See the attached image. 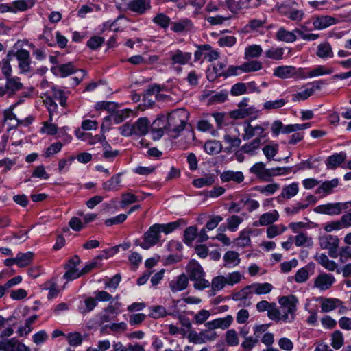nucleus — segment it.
I'll list each match as a JSON object with an SVG mask.
<instances>
[{"label":"nucleus","mask_w":351,"mask_h":351,"mask_svg":"<svg viewBox=\"0 0 351 351\" xmlns=\"http://www.w3.org/2000/svg\"><path fill=\"white\" fill-rule=\"evenodd\" d=\"M34 257V253L32 252H27L26 253L19 252L17 254L16 265L20 267H25L29 265Z\"/></svg>","instance_id":"7c9ffc66"},{"label":"nucleus","mask_w":351,"mask_h":351,"mask_svg":"<svg viewBox=\"0 0 351 351\" xmlns=\"http://www.w3.org/2000/svg\"><path fill=\"white\" fill-rule=\"evenodd\" d=\"M337 20L330 16H321L317 17L313 22L315 28L318 29H323L334 25L337 23Z\"/></svg>","instance_id":"aec40b11"},{"label":"nucleus","mask_w":351,"mask_h":351,"mask_svg":"<svg viewBox=\"0 0 351 351\" xmlns=\"http://www.w3.org/2000/svg\"><path fill=\"white\" fill-rule=\"evenodd\" d=\"M189 285V278L184 274L178 276L176 279L169 283L171 290L176 293L184 290Z\"/></svg>","instance_id":"a211bd4d"},{"label":"nucleus","mask_w":351,"mask_h":351,"mask_svg":"<svg viewBox=\"0 0 351 351\" xmlns=\"http://www.w3.org/2000/svg\"><path fill=\"white\" fill-rule=\"evenodd\" d=\"M240 70L243 72H252L260 70L262 68L261 63L259 61H250L248 62H245L241 66H239Z\"/></svg>","instance_id":"de8ad7c7"},{"label":"nucleus","mask_w":351,"mask_h":351,"mask_svg":"<svg viewBox=\"0 0 351 351\" xmlns=\"http://www.w3.org/2000/svg\"><path fill=\"white\" fill-rule=\"evenodd\" d=\"M335 282V278L332 274L321 273L314 280V287L321 291L328 289Z\"/></svg>","instance_id":"1a4fd4ad"},{"label":"nucleus","mask_w":351,"mask_h":351,"mask_svg":"<svg viewBox=\"0 0 351 351\" xmlns=\"http://www.w3.org/2000/svg\"><path fill=\"white\" fill-rule=\"evenodd\" d=\"M191 58V53L189 52H183L182 51L178 49L171 56V60L172 64H186Z\"/></svg>","instance_id":"b1692460"},{"label":"nucleus","mask_w":351,"mask_h":351,"mask_svg":"<svg viewBox=\"0 0 351 351\" xmlns=\"http://www.w3.org/2000/svg\"><path fill=\"white\" fill-rule=\"evenodd\" d=\"M280 188V185L277 183L269 184L266 186H257L254 189L259 193L265 195L274 194Z\"/></svg>","instance_id":"79ce46f5"},{"label":"nucleus","mask_w":351,"mask_h":351,"mask_svg":"<svg viewBox=\"0 0 351 351\" xmlns=\"http://www.w3.org/2000/svg\"><path fill=\"white\" fill-rule=\"evenodd\" d=\"M150 310L152 311V313L149 316L154 319H158L164 317L167 315H171V313H167L166 308L160 305L152 306L150 307Z\"/></svg>","instance_id":"5fc2aeb1"},{"label":"nucleus","mask_w":351,"mask_h":351,"mask_svg":"<svg viewBox=\"0 0 351 351\" xmlns=\"http://www.w3.org/2000/svg\"><path fill=\"white\" fill-rule=\"evenodd\" d=\"M164 117L154 120L151 126V132L154 140H159L164 134Z\"/></svg>","instance_id":"5701e85b"},{"label":"nucleus","mask_w":351,"mask_h":351,"mask_svg":"<svg viewBox=\"0 0 351 351\" xmlns=\"http://www.w3.org/2000/svg\"><path fill=\"white\" fill-rule=\"evenodd\" d=\"M38 319L36 315L29 317L25 320V326H21L18 330L19 335L21 337L27 336L31 331V325Z\"/></svg>","instance_id":"58836bf2"},{"label":"nucleus","mask_w":351,"mask_h":351,"mask_svg":"<svg viewBox=\"0 0 351 351\" xmlns=\"http://www.w3.org/2000/svg\"><path fill=\"white\" fill-rule=\"evenodd\" d=\"M85 308L81 311L82 314H85L92 311L97 305V301L95 298L88 297L84 300Z\"/></svg>","instance_id":"69168bd1"},{"label":"nucleus","mask_w":351,"mask_h":351,"mask_svg":"<svg viewBox=\"0 0 351 351\" xmlns=\"http://www.w3.org/2000/svg\"><path fill=\"white\" fill-rule=\"evenodd\" d=\"M247 93V86L245 83L239 82L234 84L230 90L232 95L238 96Z\"/></svg>","instance_id":"052dcab7"},{"label":"nucleus","mask_w":351,"mask_h":351,"mask_svg":"<svg viewBox=\"0 0 351 351\" xmlns=\"http://www.w3.org/2000/svg\"><path fill=\"white\" fill-rule=\"evenodd\" d=\"M298 192V185L296 183H292L288 186H285L283 187L280 195V197L285 199H290L294 197Z\"/></svg>","instance_id":"c9c22d12"},{"label":"nucleus","mask_w":351,"mask_h":351,"mask_svg":"<svg viewBox=\"0 0 351 351\" xmlns=\"http://www.w3.org/2000/svg\"><path fill=\"white\" fill-rule=\"evenodd\" d=\"M24 89L25 86L19 77H10L5 80L4 86H0V97L6 95L8 97L12 98Z\"/></svg>","instance_id":"7ed1b4c3"},{"label":"nucleus","mask_w":351,"mask_h":351,"mask_svg":"<svg viewBox=\"0 0 351 351\" xmlns=\"http://www.w3.org/2000/svg\"><path fill=\"white\" fill-rule=\"evenodd\" d=\"M160 231L158 225L154 224L143 234V241L139 245L144 250H148L156 245L160 238Z\"/></svg>","instance_id":"20e7f679"},{"label":"nucleus","mask_w":351,"mask_h":351,"mask_svg":"<svg viewBox=\"0 0 351 351\" xmlns=\"http://www.w3.org/2000/svg\"><path fill=\"white\" fill-rule=\"evenodd\" d=\"M333 72L332 69H327L323 65L317 66L316 68L308 71V77H314L323 75L330 74Z\"/></svg>","instance_id":"bf43d9fd"},{"label":"nucleus","mask_w":351,"mask_h":351,"mask_svg":"<svg viewBox=\"0 0 351 351\" xmlns=\"http://www.w3.org/2000/svg\"><path fill=\"white\" fill-rule=\"evenodd\" d=\"M216 176L213 174H208L205 176L193 180V184L195 187L202 188L213 184L215 182Z\"/></svg>","instance_id":"cd10ccee"},{"label":"nucleus","mask_w":351,"mask_h":351,"mask_svg":"<svg viewBox=\"0 0 351 351\" xmlns=\"http://www.w3.org/2000/svg\"><path fill=\"white\" fill-rule=\"evenodd\" d=\"M183 241L185 244L190 246L192 245L193 241L197 237V228L195 226H191L186 228L184 232Z\"/></svg>","instance_id":"c756f323"},{"label":"nucleus","mask_w":351,"mask_h":351,"mask_svg":"<svg viewBox=\"0 0 351 351\" xmlns=\"http://www.w3.org/2000/svg\"><path fill=\"white\" fill-rule=\"evenodd\" d=\"M9 349L8 351H31L30 348L20 342L16 338L9 339Z\"/></svg>","instance_id":"c03bdc74"},{"label":"nucleus","mask_w":351,"mask_h":351,"mask_svg":"<svg viewBox=\"0 0 351 351\" xmlns=\"http://www.w3.org/2000/svg\"><path fill=\"white\" fill-rule=\"evenodd\" d=\"M153 22L158 25L160 27L167 29L170 23V18L162 13H160L153 19Z\"/></svg>","instance_id":"13d9d810"},{"label":"nucleus","mask_w":351,"mask_h":351,"mask_svg":"<svg viewBox=\"0 0 351 351\" xmlns=\"http://www.w3.org/2000/svg\"><path fill=\"white\" fill-rule=\"evenodd\" d=\"M243 221V219L237 215H232L227 219L228 228L234 232L239 225Z\"/></svg>","instance_id":"338daca9"},{"label":"nucleus","mask_w":351,"mask_h":351,"mask_svg":"<svg viewBox=\"0 0 351 351\" xmlns=\"http://www.w3.org/2000/svg\"><path fill=\"white\" fill-rule=\"evenodd\" d=\"M295 73V68L291 66H280L274 70V75L282 79L290 78Z\"/></svg>","instance_id":"393cba45"},{"label":"nucleus","mask_w":351,"mask_h":351,"mask_svg":"<svg viewBox=\"0 0 351 351\" xmlns=\"http://www.w3.org/2000/svg\"><path fill=\"white\" fill-rule=\"evenodd\" d=\"M51 71L56 76L66 77L77 72V69L74 66L72 62H69L66 64L52 66Z\"/></svg>","instance_id":"9b49d317"},{"label":"nucleus","mask_w":351,"mask_h":351,"mask_svg":"<svg viewBox=\"0 0 351 351\" xmlns=\"http://www.w3.org/2000/svg\"><path fill=\"white\" fill-rule=\"evenodd\" d=\"M220 178L223 182L233 181L239 184L244 180V176L241 171H234L228 170L221 173L220 175Z\"/></svg>","instance_id":"6ab92c4d"},{"label":"nucleus","mask_w":351,"mask_h":351,"mask_svg":"<svg viewBox=\"0 0 351 351\" xmlns=\"http://www.w3.org/2000/svg\"><path fill=\"white\" fill-rule=\"evenodd\" d=\"M338 185L339 180L337 178L324 181L317 188L315 193L319 197H324L334 192V189L337 187Z\"/></svg>","instance_id":"9d476101"},{"label":"nucleus","mask_w":351,"mask_h":351,"mask_svg":"<svg viewBox=\"0 0 351 351\" xmlns=\"http://www.w3.org/2000/svg\"><path fill=\"white\" fill-rule=\"evenodd\" d=\"M65 268L67 269V271L64 274V278L68 280H72L82 276L81 271H78L77 269L71 267V265H66Z\"/></svg>","instance_id":"6e6d98bb"},{"label":"nucleus","mask_w":351,"mask_h":351,"mask_svg":"<svg viewBox=\"0 0 351 351\" xmlns=\"http://www.w3.org/2000/svg\"><path fill=\"white\" fill-rule=\"evenodd\" d=\"M121 173H119L114 176H113L109 180L103 183V189L105 191H117L118 190V186L121 183Z\"/></svg>","instance_id":"2f4dec72"},{"label":"nucleus","mask_w":351,"mask_h":351,"mask_svg":"<svg viewBox=\"0 0 351 351\" xmlns=\"http://www.w3.org/2000/svg\"><path fill=\"white\" fill-rule=\"evenodd\" d=\"M314 210L317 213L337 215L341 213L342 210V204L340 202L328 203L317 206L315 208Z\"/></svg>","instance_id":"f8f14e48"},{"label":"nucleus","mask_w":351,"mask_h":351,"mask_svg":"<svg viewBox=\"0 0 351 351\" xmlns=\"http://www.w3.org/2000/svg\"><path fill=\"white\" fill-rule=\"evenodd\" d=\"M291 170H292V167H290L268 169L269 181L270 180V178L271 177L289 174L291 172Z\"/></svg>","instance_id":"864d4df0"},{"label":"nucleus","mask_w":351,"mask_h":351,"mask_svg":"<svg viewBox=\"0 0 351 351\" xmlns=\"http://www.w3.org/2000/svg\"><path fill=\"white\" fill-rule=\"evenodd\" d=\"M183 219H178V221L171 222L167 224H160L156 223L158 225V228L160 229V232H164L166 234H168L178 228L182 222H183Z\"/></svg>","instance_id":"4c0bfd02"},{"label":"nucleus","mask_w":351,"mask_h":351,"mask_svg":"<svg viewBox=\"0 0 351 351\" xmlns=\"http://www.w3.org/2000/svg\"><path fill=\"white\" fill-rule=\"evenodd\" d=\"M250 171L252 173L255 174L258 178L264 180L269 181L268 179V169H265V165L263 162H259L255 163L250 169Z\"/></svg>","instance_id":"4be33fe9"},{"label":"nucleus","mask_w":351,"mask_h":351,"mask_svg":"<svg viewBox=\"0 0 351 351\" xmlns=\"http://www.w3.org/2000/svg\"><path fill=\"white\" fill-rule=\"evenodd\" d=\"M265 56L275 60L282 59L284 54V49L281 47H272L265 51Z\"/></svg>","instance_id":"a18cd8bd"},{"label":"nucleus","mask_w":351,"mask_h":351,"mask_svg":"<svg viewBox=\"0 0 351 351\" xmlns=\"http://www.w3.org/2000/svg\"><path fill=\"white\" fill-rule=\"evenodd\" d=\"M346 158V154L345 152H341L336 153L328 157L326 165L328 169H335L343 163Z\"/></svg>","instance_id":"412c9836"},{"label":"nucleus","mask_w":351,"mask_h":351,"mask_svg":"<svg viewBox=\"0 0 351 351\" xmlns=\"http://www.w3.org/2000/svg\"><path fill=\"white\" fill-rule=\"evenodd\" d=\"M339 239L337 236L326 235L319 239L320 247L328 250V255L332 258H337L339 256Z\"/></svg>","instance_id":"39448f33"},{"label":"nucleus","mask_w":351,"mask_h":351,"mask_svg":"<svg viewBox=\"0 0 351 351\" xmlns=\"http://www.w3.org/2000/svg\"><path fill=\"white\" fill-rule=\"evenodd\" d=\"M130 110L129 109L117 110L115 108L110 114L104 119V121L101 125V130H109L110 126L106 124L110 121H113L115 124H119L123 122L126 118L130 116Z\"/></svg>","instance_id":"423d86ee"},{"label":"nucleus","mask_w":351,"mask_h":351,"mask_svg":"<svg viewBox=\"0 0 351 351\" xmlns=\"http://www.w3.org/2000/svg\"><path fill=\"white\" fill-rule=\"evenodd\" d=\"M104 41L105 40L103 37L93 36L87 41L86 45L90 49L95 50L100 47L103 45Z\"/></svg>","instance_id":"680f3d73"},{"label":"nucleus","mask_w":351,"mask_h":351,"mask_svg":"<svg viewBox=\"0 0 351 351\" xmlns=\"http://www.w3.org/2000/svg\"><path fill=\"white\" fill-rule=\"evenodd\" d=\"M317 300L321 302V309L324 313L330 312L339 306H342L343 302L338 298H324L320 297Z\"/></svg>","instance_id":"4468645a"},{"label":"nucleus","mask_w":351,"mask_h":351,"mask_svg":"<svg viewBox=\"0 0 351 351\" xmlns=\"http://www.w3.org/2000/svg\"><path fill=\"white\" fill-rule=\"evenodd\" d=\"M260 145H261L260 138H256L253 139L251 142L244 144L241 147V151L243 153H245L247 154L254 155L255 153V151L259 148Z\"/></svg>","instance_id":"473e14b6"},{"label":"nucleus","mask_w":351,"mask_h":351,"mask_svg":"<svg viewBox=\"0 0 351 351\" xmlns=\"http://www.w3.org/2000/svg\"><path fill=\"white\" fill-rule=\"evenodd\" d=\"M205 152L210 154H216L221 152V145L217 141H208L204 144Z\"/></svg>","instance_id":"37998d69"},{"label":"nucleus","mask_w":351,"mask_h":351,"mask_svg":"<svg viewBox=\"0 0 351 351\" xmlns=\"http://www.w3.org/2000/svg\"><path fill=\"white\" fill-rule=\"evenodd\" d=\"M51 92L53 95L52 98L58 100L60 106L65 107L66 106L67 97L64 95V90L53 86L51 88Z\"/></svg>","instance_id":"8fccbe9b"},{"label":"nucleus","mask_w":351,"mask_h":351,"mask_svg":"<svg viewBox=\"0 0 351 351\" xmlns=\"http://www.w3.org/2000/svg\"><path fill=\"white\" fill-rule=\"evenodd\" d=\"M276 38L280 41L291 43L295 40V33L287 31L284 27L278 29L276 34Z\"/></svg>","instance_id":"f704fd0d"},{"label":"nucleus","mask_w":351,"mask_h":351,"mask_svg":"<svg viewBox=\"0 0 351 351\" xmlns=\"http://www.w3.org/2000/svg\"><path fill=\"white\" fill-rule=\"evenodd\" d=\"M256 112L255 108L250 107L247 108H241L230 112V116L234 119H243L249 115H252Z\"/></svg>","instance_id":"c85d7f7f"},{"label":"nucleus","mask_w":351,"mask_h":351,"mask_svg":"<svg viewBox=\"0 0 351 351\" xmlns=\"http://www.w3.org/2000/svg\"><path fill=\"white\" fill-rule=\"evenodd\" d=\"M233 321V317L231 315H227L223 318H218L214 320L208 322L206 326L210 330L216 328L226 329L228 328Z\"/></svg>","instance_id":"dca6fc26"},{"label":"nucleus","mask_w":351,"mask_h":351,"mask_svg":"<svg viewBox=\"0 0 351 351\" xmlns=\"http://www.w3.org/2000/svg\"><path fill=\"white\" fill-rule=\"evenodd\" d=\"M278 150V145L277 144L273 145H267L263 148V152L268 160H271L277 154Z\"/></svg>","instance_id":"0e129e2a"},{"label":"nucleus","mask_w":351,"mask_h":351,"mask_svg":"<svg viewBox=\"0 0 351 351\" xmlns=\"http://www.w3.org/2000/svg\"><path fill=\"white\" fill-rule=\"evenodd\" d=\"M287 104L285 99H280L274 101H267L264 103V108L265 110H271L273 109H278L283 107Z\"/></svg>","instance_id":"4d7b16f0"},{"label":"nucleus","mask_w":351,"mask_h":351,"mask_svg":"<svg viewBox=\"0 0 351 351\" xmlns=\"http://www.w3.org/2000/svg\"><path fill=\"white\" fill-rule=\"evenodd\" d=\"M151 0H130L127 9L138 15H143L151 9Z\"/></svg>","instance_id":"6e6552de"},{"label":"nucleus","mask_w":351,"mask_h":351,"mask_svg":"<svg viewBox=\"0 0 351 351\" xmlns=\"http://www.w3.org/2000/svg\"><path fill=\"white\" fill-rule=\"evenodd\" d=\"M296 3L293 1L291 3H285L278 7L280 12L285 15L292 21H300L304 16V12L302 10L295 9L293 6Z\"/></svg>","instance_id":"0eeeda50"},{"label":"nucleus","mask_w":351,"mask_h":351,"mask_svg":"<svg viewBox=\"0 0 351 351\" xmlns=\"http://www.w3.org/2000/svg\"><path fill=\"white\" fill-rule=\"evenodd\" d=\"M279 215L276 210L272 212L265 213L261 215L259 218V223L261 226H268L278 219Z\"/></svg>","instance_id":"bb28decb"},{"label":"nucleus","mask_w":351,"mask_h":351,"mask_svg":"<svg viewBox=\"0 0 351 351\" xmlns=\"http://www.w3.org/2000/svg\"><path fill=\"white\" fill-rule=\"evenodd\" d=\"M206 97L210 96L208 99L209 104H221L224 102L228 98V92L226 90H221L214 95L207 94Z\"/></svg>","instance_id":"ea45409f"},{"label":"nucleus","mask_w":351,"mask_h":351,"mask_svg":"<svg viewBox=\"0 0 351 351\" xmlns=\"http://www.w3.org/2000/svg\"><path fill=\"white\" fill-rule=\"evenodd\" d=\"M189 118V113L184 108L176 109L168 114L164 128L171 138H176L184 130Z\"/></svg>","instance_id":"f03ea898"},{"label":"nucleus","mask_w":351,"mask_h":351,"mask_svg":"<svg viewBox=\"0 0 351 351\" xmlns=\"http://www.w3.org/2000/svg\"><path fill=\"white\" fill-rule=\"evenodd\" d=\"M316 55L323 59L331 58H333L334 53L331 45L328 42H324L317 46Z\"/></svg>","instance_id":"a878e982"},{"label":"nucleus","mask_w":351,"mask_h":351,"mask_svg":"<svg viewBox=\"0 0 351 351\" xmlns=\"http://www.w3.org/2000/svg\"><path fill=\"white\" fill-rule=\"evenodd\" d=\"M16 59L21 73L30 71L31 58L29 52L24 49L17 50Z\"/></svg>","instance_id":"ddd939ff"},{"label":"nucleus","mask_w":351,"mask_h":351,"mask_svg":"<svg viewBox=\"0 0 351 351\" xmlns=\"http://www.w3.org/2000/svg\"><path fill=\"white\" fill-rule=\"evenodd\" d=\"M138 201L139 199H138L137 196L131 193H123L121 195L120 206L121 208H125L128 205L136 203Z\"/></svg>","instance_id":"603ef678"},{"label":"nucleus","mask_w":351,"mask_h":351,"mask_svg":"<svg viewBox=\"0 0 351 351\" xmlns=\"http://www.w3.org/2000/svg\"><path fill=\"white\" fill-rule=\"evenodd\" d=\"M132 125L134 129V135L142 136L148 133L150 122L147 117H141Z\"/></svg>","instance_id":"f3484780"},{"label":"nucleus","mask_w":351,"mask_h":351,"mask_svg":"<svg viewBox=\"0 0 351 351\" xmlns=\"http://www.w3.org/2000/svg\"><path fill=\"white\" fill-rule=\"evenodd\" d=\"M258 342V340L255 337H247L241 343V347L245 351H251L255 345Z\"/></svg>","instance_id":"774afa93"},{"label":"nucleus","mask_w":351,"mask_h":351,"mask_svg":"<svg viewBox=\"0 0 351 351\" xmlns=\"http://www.w3.org/2000/svg\"><path fill=\"white\" fill-rule=\"evenodd\" d=\"M252 233L250 230H244L240 232L239 237L237 238V244L239 247H245L250 244V234Z\"/></svg>","instance_id":"49530a36"},{"label":"nucleus","mask_w":351,"mask_h":351,"mask_svg":"<svg viewBox=\"0 0 351 351\" xmlns=\"http://www.w3.org/2000/svg\"><path fill=\"white\" fill-rule=\"evenodd\" d=\"M186 271L189 274V279L192 281L198 280L204 276V271L202 267L195 261H191L187 265Z\"/></svg>","instance_id":"2eb2a0df"},{"label":"nucleus","mask_w":351,"mask_h":351,"mask_svg":"<svg viewBox=\"0 0 351 351\" xmlns=\"http://www.w3.org/2000/svg\"><path fill=\"white\" fill-rule=\"evenodd\" d=\"M263 52L261 47L258 45H251L245 48V58L250 59L259 57Z\"/></svg>","instance_id":"e433bc0d"},{"label":"nucleus","mask_w":351,"mask_h":351,"mask_svg":"<svg viewBox=\"0 0 351 351\" xmlns=\"http://www.w3.org/2000/svg\"><path fill=\"white\" fill-rule=\"evenodd\" d=\"M330 345L335 349H340L344 343V337L340 330H335L331 334Z\"/></svg>","instance_id":"72a5a7b5"},{"label":"nucleus","mask_w":351,"mask_h":351,"mask_svg":"<svg viewBox=\"0 0 351 351\" xmlns=\"http://www.w3.org/2000/svg\"><path fill=\"white\" fill-rule=\"evenodd\" d=\"M224 261L228 264L238 265L240 263L239 254L235 251H228L223 256Z\"/></svg>","instance_id":"3c124183"},{"label":"nucleus","mask_w":351,"mask_h":351,"mask_svg":"<svg viewBox=\"0 0 351 351\" xmlns=\"http://www.w3.org/2000/svg\"><path fill=\"white\" fill-rule=\"evenodd\" d=\"M280 309L276 308V303H272L267 311L269 319L275 321H289L293 319V313L296 310L295 303L297 299L294 295L282 296L279 298Z\"/></svg>","instance_id":"f257e3e1"},{"label":"nucleus","mask_w":351,"mask_h":351,"mask_svg":"<svg viewBox=\"0 0 351 351\" xmlns=\"http://www.w3.org/2000/svg\"><path fill=\"white\" fill-rule=\"evenodd\" d=\"M251 289H254V292L257 295L266 294L269 293L273 287L270 283H256L251 285Z\"/></svg>","instance_id":"a19ab883"},{"label":"nucleus","mask_w":351,"mask_h":351,"mask_svg":"<svg viewBox=\"0 0 351 351\" xmlns=\"http://www.w3.org/2000/svg\"><path fill=\"white\" fill-rule=\"evenodd\" d=\"M287 228L283 225H271L267 229V237L269 239L281 234L286 230Z\"/></svg>","instance_id":"09e8293b"},{"label":"nucleus","mask_w":351,"mask_h":351,"mask_svg":"<svg viewBox=\"0 0 351 351\" xmlns=\"http://www.w3.org/2000/svg\"><path fill=\"white\" fill-rule=\"evenodd\" d=\"M251 287L252 286L250 285L246 286L241 291L234 293L232 295V299L234 300H245V302H246L247 299H248L249 298V295L252 293L250 291Z\"/></svg>","instance_id":"e2e57ef3"}]
</instances>
